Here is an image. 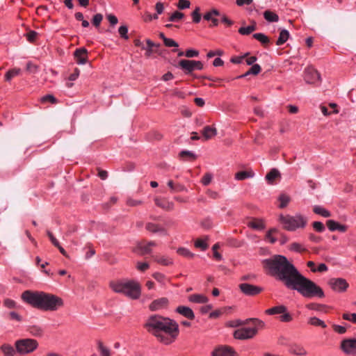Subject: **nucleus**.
<instances>
[{"label": "nucleus", "mask_w": 356, "mask_h": 356, "mask_svg": "<svg viewBox=\"0 0 356 356\" xmlns=\"http://www.w3.org/2000/svg\"><path fill=\"white\" fill-rule=\"evenodd\" d=\"M277 230L275 228L270 229L266 235V238L270 243H275L277 241V239L273 237V234L277 233Z\"/></svg>", "instance_id": "nucleus-45"}, {"label": "nucleus", "mask_w": 356, "mask_h": 356, "mask_svg": "<svg viewBox=\"0 0 356 356\" xmlns=\"http://www.w3.org/2000/svg\"><path fill=\"white\" fill-rule=\"evenodd\" d=\"M213 175L211 173L207 172L202 177L201 182L203 185L207 186L211 183Z\"/></svg>", "instance_id": "nucleus-49"}, {"label": "nucleus", "mask_w": 356, "mask_h": 356, "mask_svg": "<svg viewBox=\"0 0 356 356\" xmlns=\"http://www.w3.org/2000/svg\"><path fill=\"white\" fill-rule=\"evenodd\" d=\"M110 286L115 292L123 293L132 299H138L140 295V285L134 281L111 282Z\"/></svg>", "instance_id": "nucleus-5"}, {"label": "nucleus", "mask_w": 356, "mask_h": 356, "mask_svg": "<svg viewBox=\"0 0 356 356\" xmlns=\"http://www.w3.org/2000/svg\"><path fill=\"white\" fill-rule=\"evenodd\" d=\"M289 35L290 34L288 31L285 29H281L280 31L278 39L276 41V44L280 46L284 44L289 38Z\"/></svg>", "instance_id": "nucleus-27"}, {"label": "nucleus", "mask_w": 356, "mask_h": 356, "mask_svg": "<svg viewBox=\"0 0 356 356\" xmlns=\"http://www.w3.org/2000/svg\"><path fill=\"white\" fill-rule=\"evenodd\" d=\"M241 291L247 296H255L261 292L262 289L247 283L239 284Z\"/></svg>", "instance_id": "nucleus-15"}, {"label": "nucleus", "mask_w": 356, "mask_h": 356, "mask_svg": "<svg viewBox=\"0 0 356 356\" xmlns=\"http://www.w3.org/2000/svg\"><path fill=\"white\" fill-rule=\"evenodd\" d=\"M289 351L296 355H306L307 352L304 347L300 344L293 343L290 346Z\"/></svg>", "instance_id": "nucleus-26"}, {"label": "nucleus", "mask_w": 356, "mask_h": 356, "mask_svg": "<svg viewBox=\"0 0 356 356\" xmlns=\"http://www.w3.org/2000/svg\"><path fill=\"white\" fill-rule=\"evenodd\" d=\"M189 301L195 303H206L208 298L202 294H193L188 297Z\"/></svg>", "instance_id": "nucleus-30"}, {"label": "nucleus", "mask_w": 356, "mask_h": 356, "mask_svg": "<svg viewBox=\"0 0 356 356\" xmlns=\"http://www.w3.org/2000/svg\"><path fill=\"white\" fill-rule=\"evenodd\" d=\"M153 259L156 262L163 266H170L172 264V259L165 256H153Z\"/></svg>", "instance_id": "nucleus-33"}, {"label": "nucleus", "mask_w": 356, "mask_h": 356, "mask_svg": "<svg viewBox=\"0 0 356 356\" xmlns=\"http://www.w3.org/2000/svg\"><path fill=\"white\" fill-rule=\"evenodd\" d=\"M264 17L268 22H276L279 20L278 15L270 10H266L264 13Z\"/></svg>", "instance_id": "nucleus-35"}, {"label": "nucleus", "mask_w": 356, "mask_h": 356, "mask_svg": "<svg viewBox=\"0 0 356 356\" xmlns=\"http://www.w3.org/2000/svg\"><path fill=\"white\" fill-rule=\"evenodd\" d=\"M199 55V52L196 50L193 49H188L185 52V56L187 58H193V57H197Z\"/></svg>", "instance_id": "nucleus-61"}, {"label": "nucleus", "mask_w": 356, "mask_h": 356, "mask_svg": "<svg viewBox=\"0 0 356 356\" xmlns=\"http://www.w3.org/2000/svg\"><path fill=\"white\" fill-rule=\"evenodd\" d=\"M253 37L254 38L259 41L264 47H266L270 42L268 37H267L264 33H254L253 35Z\"/></svg>", "instance_id": "nucleus-39"}, {"label": "nucleus", "mask_w": 356, "mask_h": 356, "mask_svg": "<svg viewBox=\"0 0 356 356\" xmlns=\"http://www.w3.org/2000/svg\"><path fill=\"white\" fill-rule=\"evenodd\" d=\"M21 298L26 304L43 311H56L63 305L60 298L39 291H24Z\"/></svg>", "instance_id": "nucleus-3"}, {"label": "nucleus", "mask_w": 356, "mask_h": 356, "mask_svg": "<svg viewBox=\"0 0 356 356\" xmlns=\"http://www.w3.org/2000/svg\"><path fill=\"white\" fill-rule=\"evenodd\" d=\"M193 22H200L201 20V15L200 13V8H196L192 13Z\"/></svg>", "instance_id": "nucleus-55"}, {"label": "nucleus", "mask_w": 356, "mask_h": 356, "mask_svg": "<svg viewBox=\"0 0 356 356\" xmlns=\"http://www.w3.org/2000/svg\"><path fill=\"white\" fill-rule=\"evenodd\" d=\"M343 318L346 321H351L353 323L356 324V314H348L345 313L343 314Z\"/></svg>", "instance_id": "nucleus-51"}, {"label": "nucleus", "mask_w": 356, "mask_h": 356, "mask_svg": "<svg viewBox=\"0 0 356 356\" xmlns=\"http://www.w3.org/2000/svg\"><path fill=\"white\" fill-rule=\"evenodd\" d=\"M38 35V33L35 31L30 30L25 34V36L29 42H34L37 39Z\"/></svg>", "instance_id": "nucleus-46"}, {"label": "nucleus", "mask_w": 356, "mask_h": 356, "mask_svg": "<svg viewBox=\"0 0 356 356\" xmlns=\"http://www.w3.org/2000/svg\"><path fill=\"white\" fill-rule=\"evenodd\" d=\"M118 32L122 38L126 40L129 38L127 35L128 28L126 26H121L118 29Z\"/></svg>", "instance_id": "nucleus-54"}, {"label": "nucleus", "mask_w": 356, "mask_h": 356, "mask_svg": "<svg viewBox=\"0 0 356 356\" xmlns=\"http://www.w3.org/2000/svg\"><path fill=\"white\" fill-rule=\"evenodd\" d=\"M184 17V14L182 13L176 11L170 17L171 21L174 20H179L181 19Z\"/></svg>", "instance_id": "nucleus-59"}, {"label": "nucleus", "mask_w": 356, "mask_h": 356, "mask_svg": "<svg viewBox=\"0 0 356 356\" xmlns=\"http://www.w3.org/2000/svg\"><path fill=\"white\" fill-rule=\"evenodd\" d=\"M211 356H236V353L230 346H219L211 353Z\"/></svg>", "instance_id": "nucleus-13"}, {"label": "nucleus", "mask_w": 356, "mask_h": 356, "mask_svg": "<svg viewBox=\"0 0 356 356\" xmlns=\"http://www.w3.org/2000/svg\"><path fill=\"white\" fill-rule=\"evenodd\" d=\"M155 204L159 207H161L166 211H171L173 209L174 204L171 202H168L164 199L156 198L154 200Z\"/></svg>", "instance_id": "nucleus-24"}, {"label": "nucleus", "mask_w": 356, "mask_h": 356, "mask_svg": "<svg viewBox=\"0 0 356 356\" xmlns=\"http://www.w3.org/2000/svg\"><path fill=\"white\" fill-rule=\"evenodd\" d=\"M257 29L254 24H252L245 27H241L238 32L242 35H248Z\"/></svg>", "instance_id": "nucleus-42"}, {"label": "nucleus", "mask_w": 356, "mask_h": 356, "mask_svg": "<svg viewBox=\"0 0 356 356\" xmlns=\"http://www.w3.org/2000/svg\"><path fill=\"white\" fill-rule=\"evenodd\" d=\"M224 54L223 51L220 49H218L216 51H210L207 54V57L209 58H212L215 56H222Z\"/></svg>", "instance_id": "nucleus-63"}, {"label": "nucleus", "mask_w": 356, "mask_h": 356, "mask_svg": "<svg viewBox=\"0 0 356 356\" xmlns=\"http://www.w3.org/2000/svg\"><path fill=\"white\" fill-rule=\"evenodd\" d=\"M261 68L259 65L254 64L250 68L249 72L252 73V74L257 75L261 72Z\"/></svg>", "instance_id": "nucleus-57"}, {"label": "nucleus", "mask_w": 356, "mask_h": 356, "mask_svg": "<svg viewBox=\"0 0 356 356\" xmlns=\"http://www.w3.org/2000/svg\"><path fill=\"white\" fill-rule=\"evenodd\" d=\"M313 211L315 213H316L318 215H321L325 218H328V217L331 216L330 212L321 206H318V205L314 206L313 208Z\"/></svg>", "instance_id": "nucleus-36"}, {"label": "nucleus", "mask_w": 356, "mask_h": 356, "mask_svg": "<svg viewBox=\"0 0 356 356\" xmlns=\"http://www.w3.org/2000/svg\"><path fill=\"white\" fill-rule=\"evenodd\" d=\"M290 250L298 252H302L303 251H305V249L302 248V246L300 243H291Z\"/></svg>", "instance_id": "nucleus-50"}, {"label": "nucleus", "mask_w": 356, "mask_h": 356, "mask_svg": "<svg viewBox=\"0 0 356 356\" xmlns=\"http://www.w3.org/2000/svg\"><path fill=\"white\" fill-rule=\"evenodd\" d=\"M252 326V327H243L235 330L234 332V338L241 340L252 339L257 334L258 330L264 327Z\"/></svg>", "instance_id": "nucleus-8"}, {"label": "nucleus", "mask_w": 356, "mask_h": 356, "mask_svg": "<svg viewBox=\"0 0 356 356\" xmlns=\"http://www.w3.org/2000/svg\"><path fill=\"white\" fill-rule=\"evenodd\" d=\"M0 348L5 356H14L17 352L11 345L7 343L3 344Z\"/></svg>", "instance_id": "nucleus-31"}, {"label": "nucleus", "mask_w": 356, "mask_h": 356, "mask_svg": "<svg viewBox=\"0 0 356 356\" xmlns=\"http://www.w3.org/2000/svg\"><path fill=\"white\" fill-rule=\"evenodd\" d=\"M254 175L252 170L239 171L235 174V179L236 180H244L248 178H252Z\"/></svg>", "instance_id": "nucleus-29"}, {"label": "nucleus", "mask_w": 356, "mask_h": 356, "mask_svg": "<svg viewBox=\"0 0 356 356\" xmlns=\"http://www.w3.org/2000/svg\"><path fill=\"white\" fill-rule=\"evenodd\" d=\"M207 240V236H205L204 238H197L195 241V246L203 251L206 250L208 248Z\"/></svg>", "instance_id": "nucleus-38"}, {"label": "nucleus", "mask_w": 356, "mask_h": 356, "mask_svg": "<svg viewBox=\"0 0 356 356\" xmlns=\"http://www.w3.org/2000/svg\"><path fill=\"white\" fill-rule=\"evenodd\" d=\"M263 267L269 273L284 282L286 287H290L293 281L300 273L294 265L286 257L275 254L262 261Z\"/></svg>", "instance_id": "nucleus-2"}, {"label": "nucleus", "mask_w": 356, "mask_h": 356, "mask_svg": "<svg viewBox=\"0 0 356 356\" xmlns=\"http://www.w3.org/2000/svg\"><path fill=\"white\" fill-rule=\"evenodd\" d=\"M309 323L315 326H321L323 328L326 327L325 323L323 321L316 317L310 318L309 320Z\"/></svg>", "instance_id": "nucleus-43"}, {"label": "nucleus", "mask_w": 356, "mask_h": 356, "mask_svg": "<svg viewBox=\"0 0 356 356\" xmlns=\"http://www.w3.org/2000/svg\"><path fill=\"white\" fill-rule=\"evenodd\" d=\"M168 299L167 298H161L154 300L149 306L151 311H157L165 308L168 305Z\"/></svg>", "instance_id": "nucleus-17"}, {"label": "nucleus", "mask_w": 356, "mask_h": 356, "mask_svg": "<svg viewBox=\"0 0 356 356\" xmlns=\"http://www.w3.org/2000/svg\"><path fill=\"white\" fill-rule=\"evenodd\" d=\"M88 51L85 48L76 49L74 53V58L78 64H85L88 59Z\"/></svg>", "instance_id": "nucleus-18"}, {"label": "nucleus", "mask_w": 356, "mask_h": 356, "mask_svg": "<svg viewBox=\"0 0 356 356\" xmlns=\"http://www.w3.org/2000/svg\"><path fill=\"white\" fill-rule=\"evenodd\" d=\"M280 177L281 174L279 170L276 168H273L266 174L265 178L269 184H273L275 180Z\"/></svg>", "instance_id": "nucleus-23"}, {"label": "nucleus", "mask_w": 356, "mask_h": 356, "mask_svg": "<svg viewBox=\"0 0 356 356\" xmlns=\"http://www.w3.org/2000/svg\"><path fill=\"white\" fill-rule=\"evenodd\" d=\"M176 311L177 312H178L179 314H180L181 315L185 316L186 318L190 319V320H193L195 318V314H194V312H193V310L188 307H186V306H179L177 309H176Z\"/></svg>", "instance_id": "nucleus-22"}, {"label": "nucleus", "mask_w": 356, "mask_h": 356, "mask_svg": "<svg viewBox=\"0 0 356 356\" xmlns=\"http://www.w3.org/2000/svg\"><path fill=\"white\" fill-rule=\"evenodd\" d=\"M329 284L334 291L338 292L345 291L349 286L346 280L343 278H332L329 281Z\"/></svg>", "instance_id": "nucleus-11"}, {"label": "nucleus", "mask_w": 356, "mask_h": 356, "mask_svg": "<svg viewBox=\"0 0 356 356\" xmlns=\"http://www.w3.org/2000/svg\"><path fill=\"white\" fill-rule=\"evenodd\" d=\"M190 1L188 0H179L178 7L180 9H185L189 8Z\"/></svg>", "instance_id": "nucleus-60"}, {"label": "nucleus", "mask_w": 356, "mask_h": 356, "mask_svg": "<svg viewBox=\"0 0 356 356\" xmlns=\"http://www.w3.org/2000/svg\"><path fill=\"white\" fill-rule=\"evenodd\" d=\"M313 227L316 231L318 232H323L325 230L324 225L322 222L318 221L313 222Z\"/></svg>", "instance_id": "nucleus-56"}, {"label": "nucleus", "mask_w": 356, "mask_h": 356, "mask_svg": "<svg viewBox=\"0 0 356 356\" xmlns=\"http://www.w3.org/2000/svg\"><path fill=\"white\" fill-rule=\"evenodd\" d=\"M290 289L296 290L302 296L306 298H312L314 296L318 298L324 297V292L322 289L316 285L312 280L306 278L300 273L298 275L293 283L290 285Z\"/></svg>", "instance_id": "nucleus-4"}, {"label": "nucleus", "mask_w": 356, "mask_h": 356, "mask_svg": "<svg viewBox=\"0 0 356 356\" xmlns=\"http://www.w3.org/2000/svg\"><path fill=\"white\" fill-rule=\"evenodd\" d=\"M252 323L255 326H264V323L258 318H248L245 321L236 320L232 322L231 326L237 327Z\"/></svg>", "instance_id": "nucleus-16"}, {"label": "nucleus", "mask_w": 356, "mask_h": 356, "mask_svg": "<svg viewBox=\"0 0 356 356\" xmlns=\"http://www.w3.org/2000/svg\"><path fill=\"white\" fill-rule=\"evenodd\" d=\"M248 225L254 229H263L265 227L261 219L254 218L248 222Z\"/></svg>", "instance_id": "nucleus-28"}, {"label": "nucleus", "mask_w": 356, "mask_h": 356, "mask_svg": "<svg viewBox=\"0 0 356 356\" xmlns=\"http://www.w3.org/2000/svg\"><path fill=\"white\" fill-rule=\"evenodd\" d=\"M163 42L165 45L167 47H178V44L172 39L164 38Z\"/></svg>", "instance_id": "nucleus-64"}, {"label": "nucleus", "mask_w": 356, "mask_h": 356, "mask_svg": "<svg viewBox=\"0 0 356 356\" xmlns=\"http://www.w3.org/2000/svg\"><path fill=\"white\" fill-rule=\"evenodd\" d=\"M178 254H179L181 256H184L185 257L188 258H193L194 257V254L191 252L188 249L184 248H180L177 250Z\"/></svg>", "instance_id": "nucleus-47"}, {"label": "nucleus", "mask_w": 356, "mask_h": 356, "mask_svg": "<svg viewBox=\"0 0 356 356\" xmlns=\"http://www.w3.org/2000/svg\"><path fill=\"white\" fill-rule=\"evenodd\" d=\"M287 309L284 305H279L270 308L266 311V314L268 315H274L277 314H282L286 312Z\"/></svg>", "instance_id": "nucleus-32"}, {"label": "nucleus", "mask_w": 356, "mask_h": 356, "mask_svg": "<svg viewBox=\"0 0 356 356\" xmlns=\"http://www.w3.org/2000/svg\"><path fill=\"white\" fill-rule=\"evenodd\" d=\"M179 66L186 74H190L195 70H201L203 69V64L199 60H181L179 62Z\"/></svg>", "instance_id": "nucleus-9"}, {"label": "nucleus", "mask_w": 356, "mask_h": 356, "mask_svg": "<svg viewBox=\"0 0 356 356\" xmlns=\"http://www.w3.org/2000/svg\"><path fill=\"white\" fill-rule=\"evenodd\" d=\"M168 186L172 192H181L185 190V187L180 184H175L172 180L168 182Z\"/></svg>", "instance_id": "nucleus-40"}, {"label": "nucleus", "mask_w": 356, "mask_h": 356, "mask_svg": "<svg viewBox=\"0 0 356 356\" xmlns=\"http://www.w3.org/2000/svg\"><path fill=\"white\" fill-rule=\"evenodd\" d=\"M321 77L320 74L312 67H308L305 70V80L308 83H316V82L320 81Z\"/></svg>", "instance_id": "nucleus-12"}, {"label": "nucleus", "mask_w": 356, "mask_h": 356, "mask_svg": "<svg viewBox=\"0 0 356 356\" xmlns=\"http://www.w3.org/2000/svg\"><path fill=\"white\" fill-rule=\"evenodd\" d=\"M292 320V317L291 314L286 312L282 313V315L280 316V321L282 322H290Z\"/></svg>", "instance_id": "nucleus-62"}, {"label": "nucleus", "mask_w": 356, "mask_h": 356, "mask_svg": "<svg viewBox=\"0 0 356 356\" xmlns=\"http://www.w3.org/2000/svg\"><path fill=\"white\" fill-rule=\"evenodd\" d=\"M145 228L147 231L152 232V233L160 232V233L163 234V235L167 234L166 230L164 228L160 227L157 224H154L152 222H147L146 224Z\"/></svg>", "instance_id": "nucleus-25"}, {"label": "nucleus", "mask_w": 356, "mask_h": 356, "mask_svg": "<svg viewBox=\"0 0 356 356\" xmlns=\"http://www.w3.org/2000/svg\"><path fill=\"white\" fill-rule=\"evenodd\" d=\"M203 19L212 22H232L225 14L220 13L215 9L204 14Z\"/></svg>", "instance_id": "nucleus-10"}, {"label": "nucleus", "mask_w": 356, "mask_h": 356, "mask_svg": "<svg viewBox=\"0 0 356 356\" xmlns=\"http://www.w3.org/2000/svg\"><path fill=\"white\" fill-rule=\"evenodd\" d=\"M137 249L139 250V254L142 255L151 252V248L148 245L147 242H141L138 243Z\"/></svg>", "instance_id": "nucleus-37"}, {"label": "nucleus", "mask_w": 356, "mask_h": 356, "mask_svg": "<svg viewBox=\"0 0 356 356\" xmlns=\"http://www.w3.org/2000/svg\"><path fill=\"white\" fill-rule=\"evenodd\" d=\"M97 349L100 353L101 356H111V350L106 346H105L103 342L100 340L97 341Z\"/></svg>", "instance_id": "nucleus-34"}, {"label": "nucleus", "mask_w": 356, "mask_h": 356, "mask_svg": "<svg viewBox=\"0 0 356 356\" xmlns=\"http://www.w3.org/2000/svg\"><path fill=\"white\" fill-rule=\"evenodd\" d=\"M21 70L18 68H13L7 72L5 74V80L7 81H10L13 77L19 74Z\"/></svg>", "instance_id": "nucleus-41"}, {"label": "nucleus", "mask_w": 356, "mask_h": 356, "mask_svg": "<svg viewBox=\"0 0 356 356\" xmlns=\"http://www.w3.org/2000/svg\"><path fill=\"white\" fill-rule=\"evenodd\" d=\"M147 331L159 341L165 345L174 342L179 335V325L176 321L160 315H152L144 324Z\"/></svg>", "instance_id": "nucleus-1"}, {"label": "nucleus", "mask_w": 356, "mask_h": 356, "mask_svg": "<svg viewBox=\"0 0 356 356\" xmlns=\"http://www.w3.org/2000/svg\"><path fill=\"white\" fill-rule=\"evenodd\" d=\"M26 70L29 71L30 73H35L38 70V67L33 63L29 62L26 64Z\"/></svg>", "instance_id": "nucleus-58"}, {"label": "nucleus", "mask_w": 356, "mask_h": 356, "mask_svg": "<svg viewBox=\"0 0 356 356\" xmlns=\"http://www.w3.org/2000/svg\"><path fill=\"white\" fill-rule=\"evenodd\" d=\"M307 307L312 310L323 311V309L325 308V305L316 303H310L307 305Z\"/></svg>", "instance_id": "nucleus-52"}, {"label": "nucleus", "mask_w": 356, "mask_h": 356, "mask_svg": "<svg viewBox=\"0 0 356 356\" xmlns=\"http://www.w3.org/2000/svg\"><path fill=\"white\" fill-rule=\"evenodd\" d=\"M179 156H180V157H181L183 159L187 158L191 160H195L196 158L195 155L192 152L187 151V150L181 151L179 153Z\"/></svg>", "instance_id": "nucleus-48"}, {"label": "nucleus", "mask_w": 356, "mask_h": 356, "mask_svg": "<svg viewBox=\"0 0 356 356\" xmlns=\"http://www.w3.org/2000/svg\"><path fill=\"white\" fill-rule=\"evenodd\" d=\"M326 224L328 229L332 232L338 230L340 232H345L347 230L346 225H341L333 220H327Z\"/></svg>", "instance_id": "nucleus-21"}, {"label": "nucleus", "mask_w": 356, "mask_h": 356, "mask_svg": "<svg viewBox=\"0 0 356 356\" xmlns=\"http://www.w3.org/2000/svg\"><path fill=\"white\" fill-rule=\"evenodd\" d=\"M15 348L21 355L29 354L33 352L38 346V343L33 339H22L15 341Z\"/></svg>", "instance_id": "nucleus-7"}, {"label": "nucleus", "mask_w": 356, "mask_h": 356, "mask_svg": "<svg viewBox=\"0 0 356 356\" xmlns=\"http://www.w3.org/2000/svg\"><path fill=\"white\" fill-rule=\"evenodd\" d=\"M41 102L42 103L49 102L52 104L57 103V99L51 95H47L41 98Z\"/></svg>", "instance_id": "nucleus-53"}, {"label": "nucleus", "mask_w": 356, "mask_h": 356, "mask_svg": "<svg viewBox=\"0 0 356 356\" xmlns=\"http://www.w3.org/2000/svg\"><path fill=\"white\" fill-rule=\"evenodd\" d=\"M204 140L212 138L217 134V130L215 127L211 126H206L201 131Z\"/></svg>", "instance_id": "nucleus-20"}, {"label": "nucleus", "mask_w": 356, "mask_h": 356, "mask_svg": "<svg viewBox=\"0 0 356 356\" xmlns=\"http://www.w3.org/2000/svg\"><path fill=\"white\" fill-rule=\"evenodd\" d=\"M279 219L283 227L291 232L295 231L298 228L305 227L307 222V218L301 214H296V216L280 215Z\"/></svg>", "instance_id": "nucleus-6"}, {"label": "nucleus", "mask_w": 356, "mask_h": 356, "mask_svg": "<svg viewBox=\"0 0 356 356\" xmlns=\"http://www.w3.org/2000/svg\"><path fill=\"white\" fill-rule=\"evenodd\" d=\"M279 201L280 202V207L283 209L287 206L290 201V197L285 194H282L279 197Z\"/></svg>", "instance_id": "nucleus-44"}, {"label": "nucleus", "mask_w": 356, "mask_h": 356, "mask_svg": "<svg viewBox=\"0 0 356 356\" xmlns=\"http://www.w3.org/2000/svg\"><path fill=\"white\" fill-rule=\"evenodd\" d=\"M341 348L346 354L356 355V339H344L341 341Z\"/></svg>", "instance_id": "nucleus-14"}, {"label": "nucleus", "mask_w": 356, "mask_h": 356, "mask_svg": "<svg viewBox=\"0 0 356 356\" xmlns=\"http://www.w3.org/2000/svg\"><path fill=\"white\" fill-rule=\"evenodd\" d=\"M147 43V47H145V56L149 58L153 54L159 53L158 48L160 47L159 44H156L153 42L151 40L147 39L146 40Z\"/></svg>", "instance_id": "nucleus-19"}]
</instances>
